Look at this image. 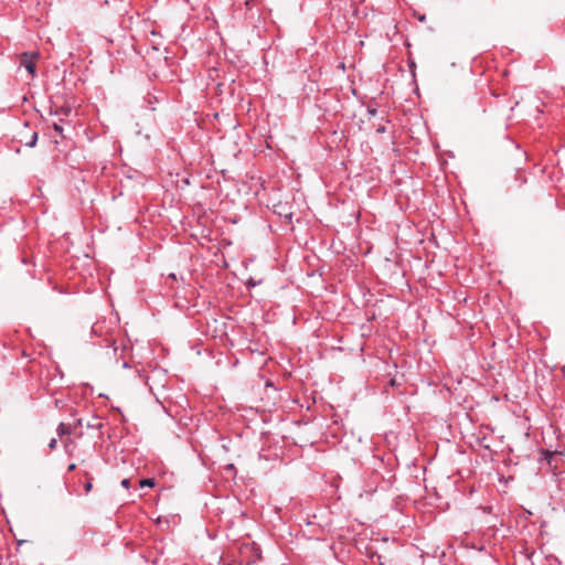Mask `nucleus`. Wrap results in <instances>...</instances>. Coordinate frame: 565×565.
Masks as SVG:
<instances>
[{
	"label": "nucleus",
	"instance_id": "nucleus-6",
	"mask_svg": "<svg viewBox=\"0 0 565 565\" xmlns=\"http://www.w3.org/2000/svg\"><path fill=\"white\" fill-rule=\"evenodd\" d=\"M340 482H341V478L334 477V478H332L331 487L334 488L335 491H339Z\"/></svg>",
	"mask_w": 565,
	"mask_h": 565
},
{
	"label": "nucleus",
	"instance_id": "nucleus-5",
	"mask_svg": "<svg viewBox=\"0 0 565 565\" xmlns=\"http://www.w3.org/2000/svg\"><path fill=\"white\" fill-rule=\"evenodd\" d=\"M72 113V109L71 107H60L56 111H55V115H63V116H70V114Z\"/></svg>",
	"mask_w": 565,
	"mask_h": 565
},
{
	"label": "nucleus",
	"instance_id": "nucleus-16",
	"mask_svg": "<svg viewBox=\"0 0 565 565\" xmlns=\"http://www.w3.org/2000/svg\"><path fill=\"white\" fill-rule=\"evenodd\" d=\"M82 426V419H77L75 425L72 426L73 427V430L76 429L77 427Z\"/></svg>",
	"mask_w": 565,
	"mask_h": 565
},
{
	"label": "nucleus",
	"instance_id": "nucleus-3",
	"mask_svg": "<svg viewBox=\"0 0 565 565\" xmlns=\"http://www.w3.org/2000/svg\"><path fill=\"white\" fill-rule=\"evenodd\" d=\"M38 131L32 130L30 137H26L25 139L21 138L20 141L23 142L26 147L33 148L38 142Z\"/></svg>",
	"mask_w": 565,
	"mask_h": 565
},
{
	"label": "nucleus",
	"instance_id": "nucleus-15",
	"mask_svg": "<svg viewBox=\"0 0 565 565\" xmlns=\"http://www.w3.org/2000/svg\"><path fill=\"white\" fill-rule=\"evenodd\" d=\"M415 67H416L415 62H414V61H411V62H409V68H411V71H412L413 75L415 74Z\"/></svg>",
	"mask_w": 565,
	"mask_h": 565
},
{
	"label": "nucleus",
	"instance_id": "nucleus-13",
	"mask_svg": "<svg viewBox=\"0 0 565 565\" xmlns=\"http://www.w3.org/2000/svg\"><path fill=\"white\" fill-rule=\"evenodd\" d=\"M84 489L86 492L90 491L92 489V481L90 480H87L84 484Z\"/></svg>",
	"mask_w": 565,
	"mask_h": 565
},
{
	"label": "nucleus",
	"instance_id": "nucleus-1",
	"mask_svg": "<svg viewBox=\"0 0 565 565\" xmlns=\"http://www.w3.org/2000/svg\"><path fill=\"white\" fill-rule=\"evenodd\" d=\"M122 489L128 492H136L145 488H154L157 486L156 478H140L138 476H131L124 478L120 482Z\"/></svg>",
	"mask_w": 565,
	"mask_h": 565
},
{
	"label": "nucleus",
	"instance_id": "nucleus-10",
	"mask_svg": "<svg viewBox=\"0 0 565 565\" xmlns=\"http://www.w3.org/2000/svg\"><path fill=\"white\" fill-rule=\"evenodd\" d=\"M377 134H384L386 132V127L384 125H379L376 128Z\"/></svg>",
	"mask_w": 565,
	"mask_h": 565
},
{
	"label": "nucleus",
	"instance_id": "nucleus-18",
	"mask_svg": "<svg viewBox=\"0 0 565 565\" xmlns=\"http://www.w3.org/2000/svg\"><path fill=\"white\" fill-rule=\"evenodd\" d=\"M75 468H76V465L75 463H71L68 466V471H73V470H75Z\"/></svg>",
	"mask_w": 565,
	"mask_h": 565
},
{
	"label": "nucleus",
	"instance_id": "nucleus-14",
	"mask_svg": "<svg viewBox=\"0 0 565 565\" xmlns=\"http://www.w3.org/2000/svg\"><path fill=\"white\" fill-rule=\"evenodd\" d=\"M284 217L286 218L287 223H290L291 218H292V213L291 212L285 213Z\"/></svg>",
	"mask_w": 565,
	"mask_h": 565
},
{
	"label": "nucleus",
	"instance_id": "nucleus-2",
	"mask_svg": "<svg viewBox=\"0 0 565 565\" xmlns=\"http://www.w3.org/2000/svg\"><path fill=\"white\" fill-rule=\"evenodd\" d=\"M38 57V52H24L20 56V66H23L29 72L32 78L36 76L35 61Z\"/></svg>",
	"mask_w": 565,
	"mask_h": 565
},
{
	"label": "nucleus",
	"instance_id": "nucleus-12",
	"mask_svg": "<svg viewBox=\"0 0 565 565\" xmlns=\"http://www.w3.org/2000/svg\"><path fill=\"white\" fill-rule=\"evenodd\" d=\"M88 427L100 429L103 427V423L98 422L97 424L96 423L88 424Z\"/></svg>",
	"mask_w": 565,
	"mask_h": 565
},
{
	"label": "nucleus",
	"instance_id": "nucleus-4",
	"mask_svg": "<svg viewBox=\"0 0 565 565\" xmlns=\"http://www.w3.org/2000/svg\"><path fill=\"white\" fill-rule=\"evenodd\" d=\"M56 433L60 437L64 435H71L73 433V427L71 425H66L65 423H60L56 428Z\"/></svg>",
	"mask_w": 565,
	"mask_h": 565
},
{
	"label": "nucleus",
	"instance_id": "nucleus-7",
	"mask_svg": "<svg viewBox=\"0 0 565 565\" xmlns=\"http://www.w3.org/2000/svg\"><path fill=\"white\" fill-rule=\"evenodd\" d=\"M515 177H516L518 180H520L521 184L526 182V178H525V175H524V173L522 171L518 170L516 173H515Z\"/></svg>",
	"mask_w": 565,
	"mask_h": 565
},
{
	"label": "nucleus",
	"instance_id": "nucleus-17",
	"mask_svg": "<svg viewBox=\"0 0 565 565\" xmlns=\"http://www.w3.org/2000/svg\"><path fill=\"white\" fill-rule=\"evenodd\" d=\"M225 469H226L227 471H233V470H235V467H234V465H233V463H231V465H227V466L225 467Z\"/></svg>",
	"mask_w": 565,
	"mask_h": 565
},
{
	"label": "nucleus",
	"instance_id": "nucleus-19",
	"mask_svg": "<svg viewBox=\"0 0 565 565\" xmlns=\"http://www.w3.org/2000/svg\"><path fill=\"white\" fill-rule=\"evenodd\" d=\"M169 277L175 279V274H170Z\"/></svg>",
	"mask_w": 565,
	"mask_h": 565
},
{
	"label": "nucleus",
	"instance_id": "nucleus-20",
	"mask_svg": "<svg viewBox=\"0 0 565 565\" xmlns=\"http://www.w3.org/2000/svg\"><path fill=\"white\" fill-rule=\"evenodd\" d=\"M391 385H395V381L394 380H391Z\"/></svg>",
	"mask_w": 565,
	"mask_h": 565
},
{
	"label": "nucleus",
	"instance_id": "nucleus-11",
	"mask_svg": "<svg viewBox=\"0 0 565 565\" xmlns=\"http://www.w3.org/2000/svg\"><path fill=\"white\" fill-rule=\"evenodd\" d=\"M56 444H57V441H56L55 438L51 439V441L49 443V448L52 449V450L55 449L56 448Z\"/></svg>",
	"mask_w": 565,
	"mask_h": 565
},
{
	"label": "nucleus",
	"instance_id": "nucleus-8",
	"mask_svg": "<svg viewBox=\"0 0 565 565\" xmlns=\"http://www.w3.org/2000/svg\"><path fill=\"white\" fill-rule=\"evenodd\" d=\"M366 110H367L370 118L374 117L377 114V109L371 105L367 106Z\"/></svg>",
	"mask_w": 565,
	"mask_h": 565
},
{
	"label": "nucleus",
	"instance_id": "nucleus-9",
	"mask_svg": "<svg viewBox=\"0 0 565 565\" xmlns=\"http://www.w3.org/2000/svg\"><path fill=\"white\" fill-rule=\"evenodd\" d=\"M53 129H54L58 135L63 136V127H62L60 124L54 122V124H53Z\"/></svg>",
	"mask_w": 565,
	"mask_h": 565
}]
</instances>
